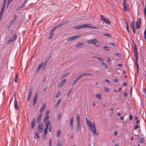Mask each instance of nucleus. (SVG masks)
I'll return each mask as SVG.
<instances>
[{
  "instance_id": "nucleus-13",
  "label": "nucleus",
  "mask_w": 146,
  "mask_h": 146,
  "mask_svg": "<svg viewBox=\"0 0 146 146\" xmlns=\"http://www.w3.org/2000/svg\"><path fill=\"white\" fill-rule=\"evenodd\" d=\"M35 119H32L31 122V129H33L35 125Z\"/></svg>"
},
{
  "instance_id": "nucleus-35",
  "label": "nucleus",
  "mask_w": 146,
  "mask_h": 146,
  "mask_svg": "<svg viewBox=\"0 0 146 146\" xmlns=\"http://www.w3.org/2000/svg\"><path fill=\"white\" fill-rule=\"evenodd\" d=\"M144 139L143 138H141L140 139V142L141 143H143L144 142Z\"/></svg>"
},
{
  "instance_id": "nucleus-52",
  "label": "nucleus",
  "mask_w": 146,
  "mask_h": 146,
  "mask_svg": "<svg viewBox=\"0 0 146 146\" xmlns=\"http://www.w3.org/2000/svg\"><path fill=\"white\" fill-rule=\"evenodd\" d=\"M87 75H88L89 76H93V74L92 73H89L88 74H86Z\"/></svg>"
},
{
  "instance_id": "nucleus-30",
  "label": "nucleus",
  "mask_w": 146,
  "mask_h": 146,
  "mask_svg": "<svg viewBox=\"0 0 146 146\" xmlns=\"http://www.w3.org/2000/svg\"><path fill=\"white\" fill-rule=\"evenodd\" d=\"M134 22L133 21H132L131 22L130 27L132 29L134 28Z\"/></svg>"
},
{
  "instance_id": "nucleus-21",
  "label": "nucleus",
  "mask_w": 146,
  "mask_h": 146,
  "mask_svg": "<svg viewBox=\"0 0 146 146\" xmlns=\"http://www.w3.org/2000/svg\"><path fill=\"white\" fill-rule=\"evenodd\" d=\"M46 105L45 104H44L42 107H41L40 110V113H41L43 111L44 109L46 107Z\"/></svg>"
},
{
  "instance_id": "nucleus-12",
  "label": "nucleus",
  "mask_w": 146,
  "mask_h": 146,
  "mask_svg": "<svg viewBox=\"0 0 146 146\" xmlns=\"http://www.w3.org/2000/svg\"><path fill=\"white\" fill-rule=\"evenodd\" d=\"M69 22L68 21H67L61 22L60 24L58 25L57 26H56V27L57 28L61 27V26L64 25L67 23Z\"/></svg>"
},
{
  "instance_id": "nucleus-28",
  "label": "nucleus",
  "mask_w": 146,
  "mask_h": 146,
  "mask_svg": "<svg viewBox=\"0 0 146 146\" xmlns=\"http://www.w3.org/2000/svg\"><path fill=\"white\" fill-rule=\"evenodd\" d=\"M124 20L125 21V23H126V25L127 30L128 33H129V29L128 25V23H127V22L126 21L125 19H124Z\"/></svg>"
},
{
  "instance_id": "nucleus-39",
  "label": "nucleus",
  "mask_w": 146,
  "mask_h": 146,
  "mask_svg": "<svg viewBox=\"0 0 146 146\" xmlns=\"http://www.w3.org/2000/svg\"><path fill=\"white\" fill-rule=\"evenodd\" d=\"M15 21V20L14 19H13L11 22L10 23V25H11L13 24L14 22Z\"/></svg>"
},
{
  "instance_id": "nucleus-26",
  "label": "nucleus",
  "mask_w": 146,
  "mask_h": 146,
  "mask_svg": "<svg viewBox=\"0 0 146 146\" xmlns=\"http://www.w3.org/2000/svg\"><path fill=\"white\" fill-rule=\"evenodd\" d=\"M79 36H78L77 35L73 36L72 37H71L72 38V40H74L77 39L78 37H79Z\"/></svg>"
},
{
  "instance_id": "nucleus-50",
  "label": "nucleus",
  "mask_w": 146,
  "mask_h": 146,
  "mask_svg": "<svg viewBox=\"0 0 146 146\" xmlns=\"http://www.w3.org/2000/svg\"><path fill=\"white\" fill-rule=\"evenodd\" d=\"M144 13L145 14V16H146V4L145 5L144 9Z\"/></svg>"
},
{
  "instance_id": "nucleus-3",
  "label": "nucleus",
  "mask_w": 146,
  "mask_h": 146,
  "mask_svg": "<svg viewBox=\"0 0 146 146\" xmlns=\"http://www.w3.org/2000/svg\"><path fill=\"white\" fill-rule=\"evenodd\" d=\"M87 42L88 43H91L94 44L95 46H98L100 45V43L96 39L88 40Z\"/></svg>"
},
{
  "instance_id": "nucleus-45",
  "label": "nucleus",
  "mask_w": 146,
  "mask_h": 146,
  "mask_svg": "<svg viewBox=\"0 0 146 146\" xmlns=\"http://www.w3.org/2000/svg\"><path fill=\"white\" fill-rule=\"evenodd\" d=\"M110 45H112L114 47H115L116 46V45L115 44L113 43H110Z\"/></svg>"
},
{
  "instance_id": "nucleus-59",
  "label": "nucleus",
  "mask_w": 146,
  "mask_h": 146,
  "mask_svg": "<svg viewBox=\"0 0 146 146\" xmlns=\"http://www.w3.org/2000/svg\"><path fill=\"white\" fill-rule=\"evenodd\" d=\"M97 58L100 61H101V62H102L104 61V60L101 59L99 57H97Z\"/></svg>"
},
{
  "instance_id": "nucleus-7",
  "label": "nucleus",
  "mask_w": 146,
  "mask_h": 146,
  "mask_svg": "<svg viewBox=\"0 0 146 146\" xmlns=\"http://www.w3.org/2000/svg\"><path fill=\"white\" fill-rule=\"evenodd\" d=\"M38 95V93L36 92L33 98V105L35 106L36 102L37 99Z\"/></svg>"
},
{
  "instance_id": "nucleus-34",
  "label": "nucleus",
  "mask_w": 146,
  "mask_h": 146,
  "mask_svg": "<svg viewBox=\"0 0 146 146\" xmlns=\"http://www.w3.org/2000/svg\"><path fill=\"white\" fill-rule=\"evenodd\" d=\"M61 115V114L60 113H58V119H57L58 121H59V119H60Z\"/></svg>"
},
{
  "instance_id": "nucleus-51",
  "label": "nucleus",
  "mask_w": 146,
  "mask_h": 146,
  "mask_svg": "<svg viewBox=\"0 0 146 146\" xmlns=\"http://www.w3.org/2000/svg\"><path fill=\"white\" fill-rule=\"evenodd\" d=\"M35 135L37 138L38 139L39 138V134L38 132H36L35 133Z\"/></svg>"
},
{
  "instance_id": "nucleus-63",
  "label": "nucleus",
  "mask_w": 146,
  "mask_h": 146,
  "mask_svg": "<svg viewBox=\"0 0 146 146\" xmlns=\"http://www.w3.org/2000/svg\"><path fill=\"white\" fill-rule=\"evenodd\" d=\"M105 81L108 84H110V81L108 80H106Z\"/></svg>"
},
{
  "instance_id": "nucleus-4",
  "label": "nucleus",
  "mask_w": 146,
  "mask_h": 146,
  "mask_svg": "<svg viewBox=\"0 0 146 146\" xmlns=\"http://www.w3.org/2000/svg\"><path fill=\"white\" fill-rule=\"evenodd\" d=\"M100 17H101V18H100L101 20L105 22L108 25H110V24L111 22L108 19L104 17V16L103 15H100Z\"/></svg>"
},
{
  "instance_id": "nucleus-58",
  "label": "nucleus",
  "mask_w": 146,
  "mask_h": 146,
  "mask_svg": "<svg viewBox=\"0 0 146 146\" xmlns=\"http://www.w3.org/2000/svg\"><path fill=\"white\" fill-rule=\"evenodd\" d=\"M117 56L118 57H120L121 56V54L120 53H116Z\"/></svg>"
},
{
  "instance_id": "nucleus-42",
  "label": "nucleus",
  "mask_w": 146,
  "mask_h": 146,
  "mask_svg": "<svg viewBox=\"0 0 146 146\" xmlns=\"http://www.w3.org/2000/svg\"><path fill=\"white\" fill-rule=\"evenodd\" d=\"M144 38L146 40V28H145V31H144Z\"/></svg>"
},
{
  "instance_id": "nucleus-23",
  "label": "nucleus",
  "mask_w": 146,
  "mask_h": 146,
  "mask_svg": "<svg viewBox=\"0 0 146 146\" xmlns=\"http://www.w3.org/2000/svg\"><path fill=\"white\" fill-rule=\"evenodd\" d=\"M101 64L103 67H104L105 68L107 69L108 68L106 64L104 62H102Z\"/></svg>"
},
{
  "instance_id": "nucleus-16",
  "label": "nucleus",
  "mask_w": 146,
  "mask_h": 146,
  "mask_svg": "<svg viewBox=\"0 0 146 146\" xmlns=\"http://www.w3.org/2000/svg\"><path fill=\"white\" fill-rule=\"evenodd\" d=\"M42 117V114L40 113V114H39L38 115L37 119L36 120V122L37 123H39L40 122Z\"/></svg>"
},
{
  "instance_id": "nucleus-20",
  "label": "nucleus",
  "mask_w": 146,
  "mask_h": 146,
  "mask_svg": "<svg viewBox=\"0 0 146 146\" xmlns=\"http://www.w3.org/2000/svg\"><path fill=\"white\" fill-rule=\"evenodd\" d=\"M43 62H42L39 65L37 69V72H38L39 70L41 68L43 65Z\"/></svg>"
},
{
  "instance_id": "nucleus-57",
  "label": "nucleus",
  "mask_w": 146,
  "mask_h": 146,
  "mask_svg": "<svg viewBox=\"0 0 146 146\" xmlns=\"http://www.w3.org/2000/svg\"><path fill=\"white\" fill-rule=\"evenodd\" d=\"M31 97V96L28 95V97L27 98V100L28 102L29 101Z\"/></svg>"
},
{
  "instance_id": "nucleus-61",
  "label": "nucleus",
  "mask_w": 146,
  "mask_h": 146,
  "mask_svg": "<svg viewBox=\"0 0 146 146\" xmlns=\"http://www.w3.org/2000/svg\"><path fill=\"white\" fill-rule=\"evenodd\" d=\"M118 79L117 78H115L114 80V81L115 82H118Z\"/></svg>"
},
{
  "instance_id": "nucleus-17",
  "label": "nucleus",
  "mask_w": 146,
  "mask_h": 146,
  "mask_svg": "<svg viewBox=\"0 0 146 146\" xmlns=\"http://www.w3.org/2000/svg\"><path fill=\"white\" fill-rule=\"evenodd\" d=\"M134 55L135 56H138V53L137 52V48L136 46V44L134 46Z\"/></svg>"
},
{
  "instance_id": "nucleus-32",
  "label": "nucleus",
  "mask_w": 146,
  "mask_h": 146,
  "mask_svg": "<svg viewBox=\"0 0 146 146\" xmlns=\"http://www.w3.org/2000/svg\"><path fill=\"white\" fill-rule=\"evenodd\" d=\"M5 5L3 4V7H2L1 10V12H4V9H5Z\"/></svg>"
},
{
  "instance_id": "nucleus-6",
  "label": "nucleus",
  "mask_w": 146,
  "mask_h": 146,
  "mask_svg": "<svg viewBox=\"0 0 146 146\" xmlns=\"http://www.w3.org/2000/svg\"><path fill=\"white\" fill-rule=\"evenodd\" d=\"M126 1H125V2L124 1H123V4L124 7L123 10L124 11H128L129 9V6L126 3Z\"/></svg>"
},
{
  "instance_id": "nucleus-47",
  "label": "nucleus",
  "mask_w": 146,
  "mask_h": 146,
  "mask_svg": "<svg viewBox=\"0 0 146 146\" xmlns=\"http://www.w3.org/2000/svg\"><path fill=\"white\" fill-rule=\"evenodd\" d=\"M86 75H87L86 73H84L81 74L80 76H81V77L82 78Z\"/></svg>"
},
{
  "instance_id": "nucleus-38",
  "label": "nucleus",
  "mask_w": 146,
  "mask_h": 146,
  "mask_svg": "<svg viewBox=\"0 0 146 146\" xmlns=\"http://www.w3.org/2000/svg\"><path fill=\"white\" fill-rule=\"evenodd\" d=\"M141 23H139V22H138V21H136V26H139L140 28H141L140 27V25H141Z\"/></svg>"
},
{
  "instance_id": "nucleus-18",
  "label": "nucleus",
  "mask_w": 146,
  "mask_h": 146,
  "mask_svg": "<svg viewBox=\"0 0 146 146\" xmlns=\"http://www.w3.org/2000/svg\"><path fill=\"white\" fill-rule=\"evenodd\" d=\"M14 104H15V109L18 110V106L17 104V101L16 100L15 97V100L14 101Z\"/></svg>"
},
{
  "instance_id": "nucleus-55",
  "label": "nucleus",
  "mask_w": 146,
  "mask_h": 146,
  "mask_svg": "<svg viewBox=\"0 0 146 146\" xmlns=\"http://www.w3.org/2000/svg\"><path fill=\"white\" fill-rule=\"evenodd\" d=\"M8 5L7 7L8 6L9 4L11 2L12 0H8Z\"/></svg>"
},
{
  "instance_id": "nucleus-31",
  "label": "nucleus",
  "mask_w": 146,
  "mask_h": 146,
  "mask_svg": "<svg viewBox=\"0 0 146 146\" xmlns=\"http://www.w3.org/2000/svg\"><path fill=\"white\" fill-rule=\"evenodd\" d=\"M108 46H105L103 47V49L104 50H110L109 49Z\"/></svg>"
},
{
  "instance_id": "nucleus-46",
  "label": "nucleus",
  "mask_w": 146,
  "mask_h": 146,
  "mask_svg": "<svg viewBox=\"0 0 146 146\" xmlns=\"http://www.w3.org/2000/svg\"><path fill=\"white\" fill-rule=\"evenodd\" d=\"M78 81L76 79L72 83V85H74V84H75L78 82Z\"/></svg>"
},
{
  "instance_id": "nucleus-22",
  "label": "nucleus",
  "mask_w": 146,
  "mask_h": 146,
  "mask_svg": "<svg viewBox=\"0 0 146 146\" xmlns=\"http://www.w3.org/2000/svg\"><path fill=\"white\" fill-rule=\"evenodd\" d=\"M80 116L79 114H78L77 115V123H80Z\"/></svg>"
},
{
  "instance_id": "nucleus-14",
  "label": "nucleus",
  "mask_w": 146,
  "mask_h": 146,
  "mask_svg": "<svg viewBox=\"0 0 146 146\" xmlns=\"http://www.w3.org/2000/svg\"><path fill=\"white\" fill-rule=\"evenodd\" d=\"M46 127H45L44 129V133L43 136V138H44V135H45L47 134V129L49 125H48V124L47 123L46 125Z\"/></svg>"
},
{
  "instance_id": "nucleus-44",
  "label": "nucleus",
  "mask_w": 146,
  "mask_h": 146,
  "mask_svg": "<svg viewBox=\"0 0 146 146\" xmlns=\"http://www.w3.org/2000/svg\"><path fill=\"white\" fill-rule=\"evenodd\" d=\"M56 146H62V144L61 142L58 143Z\"/></svg>"
},
{
  "instance_id": "nucleus-19",
  "label": "nucleus",
  "mask_w": 146,
  "mask_h": 146,
  "mask_svg": "<svg viewBox=\"0 0 146 146\" xmlns=\"http://www.w3.org/2000/svg\"><path fill=\"white\" fill-rule=\"evenodd\" d=\"M80 124L77 123V125L76 129V132H78L80 131Z\"/></svg>"
},
{
  "instance_id": "nucleus-8",
  "label": "nucleus",
  "mask_w": 146,
  "mask_h": 146,
  "mask_svg": "<svg viewBox=\"0 0 146 146\" xmlns=\"http://www.w3.org/2000/svg\"><path fill=\"white\" fill-rule=\"evenodd\" d=\"M57 29L55 27L53 28L50 31L49 33V35H50L48 37V39H51L53 36V33L54 32L56 29Z\"/></svg>"
},
{
  "instance_id": "nucleus-37",
  "label": "nucleus",
  "mask_w": 146,
  "mask_h": 146,
  "mask_svg": "<svg viewBox=\"0 0 146 146\" xmlns=\"http://www.w3.org/2000/svg\"><path fill=\"white\" fill-rule=\"evenodd\" d=\"M52 144V139H50L49 140V146H52L51 145Z\"/></svg>"
},
{
  "instance_id": "nucleus-27",
  "label": "nucleus",
  "mask_w": 146,
  "mask_h": 146,
  "mask_svg": "<svg viewBox=\"0 0 146 146\" xmlns=\"http://www.w3.org/2000/svg\"><path fill=\"white\" fill-rule=\"evenodd\" d=\"M61 94V92H60V91H58L56 95V96H55L56 98H58L60 95Z\"/></svg>"
},
{
  "instance_id": "nucleus-41",
  "label": "nucleus",
  "mask_w": 146,
  "mask_h": 146,
  "mask_svg": "<svg viewBox=\"0 0 146 146\" xmlns=\"http://www.w3.org/2000/svg\"><path fill=\"white\" fill-rule=\"evenodd\" d=\"M72 88L70 90L69 92H68V93L67 94V97H68L69 96H70V93H71V92H72Z\"/></svg>"
},
{
  "instance_id": "nucleus-60",
  "label": "nucleus",
  "mask_w": 146,
  "mask_h": 146,
  "mask_svg": "<svg viewBox=\"0 0 146 146\" xmlns=\"http://www.w3.org/2000/svg\"><path fill=\"white\" fill-rule=\"evenodd\" d=\"M123 66V64H118L117 65V66L119 67H121Z\"/></svg>"
},
{
  "instance_id": "nucleus-10",
  "label": "nucleus",
  "mask_w": 146,
  "mask_h": 146,
  "mask_svg": "<svg viewBox=\"0 0 146 146\" xmlns=\"http://www.w3.org/2000/svg\"><path fill=\"white\" fill-rule=\"evenodd\" d=\"M48 119L49 116L48 115H46L43 121L45 125H46L47 123L48 124V125L50 124V122L48 121Z\"/></svg>"
},
{
  "instance_id": "nucleus-25",
  "label": "nucleus",
  "mask_w": 146,
  "mask_h": 146,
  "mask_svg": "<svg viewBox=\"0 0 146 146\" xmlns=\"http://www.w3.org/2000/svg\"><path fill=\"white\" fill-rule=\"evenodd\" d=\"M83 45V43L80 42H78L76 45V47L77 48L79 46H82Z\"/></svg>"
},
{
  "instance_id": "nucleus-64",
  "label": "nucleus",
  "mask_w": 146,
  "mask_h": 146,
  "mask_svg": "<svg viewBox=\"0 0 146 146\" xmlns=\"http://www.w3.org/2000/svg\"><path fill=\"white\" fill-rule=\"evenodd\" d=\"M143 92L146 95V90H145V89L144 88H143Z\"/></svg>"
},
{
  "instance_id": "nucleus-15",
  "label": "nucleus",
  "mask_w": 146,
  "mask_h": 146,
  "mask_svg": "<svg viewBox=\"0 0 146 146\" xmlns=\"http://www.w3.org/2000/svg\"><path fill=\"white\" fill-rule=\"evenodd\" d=\"M66 81V79H64L61 80L59 83V86H63Z\"/></svg>"
},
{
  "instance_id": "nucleus-40",
  "label": "nucleus",
  "mask_w": 146,
  "mask_h": 146,
  "mask_svg": "<svg viewBox=\"0 0 146 146\" xmlns=\"http://www.w3.org/2000/svg\"><path fill=\"white\" fill-rule=\"evenodd\" d=\"M72 40V38H71V37H70L69 38H68L67 39V41L68 42H70Z\"/></svg>"
},
{
  "instance_id": "nucleus-5",
  "label": "nucleus",
  "mask_w": 146,
  "mask_h": 146,
  "mask_svg": "<svg viewBox=\"0 0 146 146\" xmlns=\"http://www.w3.org/2000/svg\"><path fill=\"white\" fill-rule=\"evenodd\" d=\"M17 34H14L8 40L7 42L8 44H10L11 43L13 42L17 38Z\"/></svg>"
},
{
  "instance_id": "nucleus-33",
  "label": "nucleus",
  "mask_w": 146,
  "mask_h": 146,
  "mask_svg": "<svg viewBox=\"0 0 146 146\" xmlns=\"http://www.w3.org/2000/svg\"><path fill=\"white\" fill-rule=\"evenodd\" d=\"M104 90L106 92H108L109 91V89L108 88L105 87L104 89Z\"/></svg>"
},
{
  "instance_id": "nucleus-11",
  "label": "nucleus",
  "mask_w": 146,
  "mask_h": 146,
  "mask_svg": "<svg viewBox=\"0 0 146 146\" xmlns=\"http://www.w3.org/2000/svg\"><path fill=\"white\" fill-rule=\"evenodd\" d=\"M74 122L73 118L72 117L71 118L70 122V128L71 130H72L73 128V124Z\"/></svg>"
},
{
  "instance_id": "nucleus-29",
  "label": "nucleus",
  "mask_w": 146,
  "mask_h": 146,
  "mask_svg": "<svg viewBox=\"0 0 146 146\" xmlns=\"http://www.w3.org/2000/svg\"><path fill=\"white\" fill-rule=\"evenodd\" d=\"M61 131H60L59 130H58L57 133V137H60V135Z\"/></svg>"
},
{
  "instance_id": "nucleus-9",
  "label": "nucleus",
  "mask_w": 146,
  "mask_h": 146,
  "mask_svg": "<svg viewBox=\"0 0 146 146\" xmlns=\"http://www.w3.org/2000/svg\"><path fill=\"white\" fill-rule=\"evenodd\" d=\"M38 129L39 132L41 133L43 131V126L42 124H39L38 127Z\"/></svg>"
},
{
  "instance_id": "nucleus-2",
  "label": "nucleus",
  "mask_w": 146,
  "mask_h": 146,
  "mask_svg": "<svg viewBox=\"0 0 146 146\" xmlns=\"http://www.w3.org/2000/svg\"><path fill=\"white\" fill-rule=\"evenodd\" d=\"M87 124L90 127L89 129L91 130L93 133V135H95L96 134V128L95 126V124L94 123H92V124L91 122L87 120Z\"/></svg>"
},
{
  "instance_id": "nucleus-62",
  "label": "nucleus",
  "mask_w": 146,
  "mask_h": 146,
  "mask_svg": "<svg viewBox=\"0 0 146 146\" xmlns=\"http://www.w3.org/2000/svg\"><path fill=\"white\" fill-rule=\"evenodd\" d=\"M14 19H13L15 20H16L17 18V15H14Z\"/></svg>"
},
{
  "instance_id": "nucleus-43",
  "label": "nucleus",
  "mask_w": 146,
  "mask_h": 146,
  "mask_svg": "<svg viewBox=\"0 0 146 146\" xmlns=\"http://www.w3.org/2000/svg\"><path fill=\"white\" fill-rule=\"evenodd\" d=\"M68 74V73H66L64 74L63 76H62V78H63L65 77Z\"/></svg>"
},
{
  "instance_id": "nucleus-49",
  "label": "nucleus",
  "mask_w": 146,
  "mask_h": 146,
  "mask_svg": "<svg viewBox=\"0 0 146 146\" xmlns=\"http://www.w3.org/2000/svg\"><path fill=\"white\" fill-rule=\"evenodd\" d=\"M48 59H47V60H45V61L44 64V67H45L47 63L48 62Z\"/></svg>"
},
{
  "instance_id": "nucleus-24",
  "label": "nucleus",
  "mask_w": 146,
  "mask_h": 146,
  "mask_svg": "<svg viewBox=\"0 0 146 146\" xmlns=\"http://www.w3.org/2000/svg\"><path fill=\"white\" fill-rule=\"evenodd\" d=\"M95 97L96 98H98L100 100H101L102 99L101 95L100 94H96V95Z\"/></svg>"
},
{
  "instance_id": "nucleus-54",
  "label": "nucleus",
  "mask_w": 146,
  "mask_h": 146,
  "mask_svg": "<svg viewBox=\"0 0 146 146\" xmlns=\"http://www.w3.org/2000/svg\"><path fill=\"white\" fill-rule=\"evenodd\" d=\"M32 92V91L31 89H30L29 91V94L28 95L31 96Z\"/></svg>"
},
{
  "instance_id": "nucleus-36",
  "label": "nucleus",
  "mask_w": 146,
  "mask_h": 146,
  "mask_svg": "<svg viewBox=\"0 0 146 146\" xmlns=\"http://www.w3.org/2000/svg\"><path fill=\"white\" fill-rule=\"evenodd\" d=\"M103 35L104 36H107L109 37H111V35L109 34H104Z\"/></svg>"
},
{
  "instance_id": "nucleus-48",
  "label": "nucleus",
  "mask_w": 146,
  "mask_h": 146,
  "mask_svg": "<svg viewBox=\"0 0 146 146\" xmlns=\"http://www.w3.org/2000/svg\"><path fill=\"white\" fill-rule=\"evenodd\" d=\"M49 127L48 128V129L50 132H51V129H52V127H51V125H49Z\"/></svg>"
},
{
  "instance_id": "nucleus-56",
  "label": "nucleus",
  "mask_w": 146,
  "mask_h": 146,
  "mask_svg": "<svg viewBox=\"0 0 146 146\" xmlns=\"http://www.w3.org/2000/svg\"><path fill=\"white\" fill-rule=\"evenodd\" d=\"M136 66L137 68V71H138V72H139V66H138V64L137 63V62H136Z\"/></svg>"
},
{
  "instance_id": "nucleus-53",
  "label": "nucleus",
  "mask_w": 146,
  "mask_h": 146,
  "mask_svg": "<svg viewBox=\"0 0 146 146\" xmlns=\"http://www.w3.org/2000/svg\"><path fill=\"white\" fill-rule=\"evenodd\" d=\"M82 78L81 77L80 75L79 76L77 77L76 78V79L78 81L80 79Z\"/></svg>"
},
{
  "instance_id": "nucleus-1",
  "label": "nucleus",
  "mask_w": 146,
  "mask_h": 146,
  "mask_svg": "<svg viewBox=\"0 0 146 146\" xmlns=\"http://www.w3.org/2000/svg\"><path fill=\"white\" fill-rule=\"evenodd\" d=\"M85 27L96 29H98L99 28V27H93L91 26H89L88 24L87 23L78 25L77 26L74 27H73V28H76V30H78L80 29L84 28Z\"/></svg>"
}]
</instances>
